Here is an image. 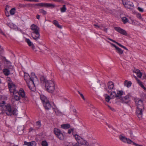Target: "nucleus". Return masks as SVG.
<instances>
[{"label": "nucleus", "instance_id": "1", "mask_svg": "<svg viewBox=\"0 0 146 146\" xmlns=\"http://www.w3.org/2000/svg\"><path fill=\"white\" fill-rule=\"evenodd\" d=\"M24 78L29 89L32 91H35L36 90L35 86L39 84V81L35 73L32 72L30 76L28 74L24 72Z\"/></svg>", "mask_w": 146, "mask_h": 146}, {"label": "nucleus", "instance_id": "2", "mask_svg": "<svg viewBox=\"0 0 146 146\" xmlns=\"http://www.w3.org/2000/svg\"><path fill=\"white\" fill-rule=\"evenodd\" d=\"M0 106L4 111L5 110L7 115L9 116L17 115V110L15 108H12L10 104H6L4 101L0 103Z\"/></svg>", "mask_w": 146, "mask_h": 146}, {"label": "nucleus", "instance_id": "3", "mask_svg": "<svg viewBox=\"0 0 146 146\" xmlns=\"http://www.w3.org/2000/svg\"><path fill=\"white\" fill-rule=\"evenodd\" d=\"M45 85V88L50 93H52L55 90V85L53 80H46L43 81Z\"/></svg>", "mask_w": 146, "mask_h": 146}, {"label": "nucleus", "instance_id": "4", "mask_svg": "<svg viewBox=\"0 0 146 146\" xmlns=\"http://www.w3.org/2000/svg\"><path fill=\"white\" fill-rule=\"evenodd\" d=\"M74 136L77 142V143L75 144V146H82V145L88 146L89 145L88 142L78 135L75 134L74 135Z\"/></svg>", "mask_w": 146, "mask_h": 146}, {"label": "nucleus", "instance_id": "5", "mask_svg": "<svg viewBox=\"0 0 146 146\" xmlns=\"http://www.w3.org/2000/svg\"><path fill=\"white\" fill-rule=\"evenodd\" d=\"M8 84L9 90L11 93H13L17 91L16 90V86L13 83L10 78H9Z\"/></svg>", "mask_w": 146, "mask_h": 146}, {"label": "nucleus", "instance_id": "6", "mask_svg": "<svg viewBox=\"0 0 146 146\" xmlns=\"http://www.w3.org/2000/svg\"><path fill=\"white\" fill-rule=\"evenodd\" d=\"M54 133L56 137L59 139L62 140L64 139V135L60 130L57 128H54Z\"/></svg>", "mask_w": 146, "mask_h": 146}, {"label": "nucleus", "instance_id": "7", "mask_svg": "<svg viewBox=\"0 0 146 146\" xmlns=\"http://www.w3.org/2000/svg\"><path fill=\"white\" fill-rule=\"evenodd\" d=\"M54 133L56 137L59 139L62 140L64 139V135L60 130L57 128H54Z\"/></svg>", "mask_w": 146, "mask_h": 146}, {"label": "nucleus", "instance_id": "8", "mask_svg": "<svg viewBox=\"0 0 146 146\" xmlns=\"http://www.w3.org/2000/svg\"><path fill=\"white\" fill-rule=\"evenodd\" d=\"M144 107L141 108L137 107L136 110V113L139 119H141L143 116V111L144 110Z\"/></svg>", "mask_w": 146, "mask_h": 146}, {"label": "nucleus", "instance_id": "9", "mask_svg": "<svg viewBox=\"0 0 146 146\" xmlns=\"http://www.w3.org/2000/svg\"><path fill=\"white\" fill-rule=\"evenodd\" d=\"M122 1L123 4L126 8L131 9L134 8L132 2L127 0H122Z\"/></svg>", "mask_w": 146, "mask_h": 146}, {"label": "nucleus", "instance_id": "10", "mask_svg": "<svg viewBox=\"0 0 146 146\" xmlns=\"http://www.w3.org/2000/svg\"><path fill=\"white\" fill-rule=\"evenodd\" d=\"M31 29L33 31V33L35 34L38 36H40L39 28L34 24H32L31 26Z\"/></svg>", "mask_w": 146, "mask_h": 146}, {"label": "nucleus", "instance_id": "11", "mask_svg": "<svg viewBox=\"0 0 146 146\" xmlns=\"http://www.w3.org/2000/svg\"><path fill=\"white\" fill-rule=\"evenodd\" d=\"M131 98V96L129 94H128L125 97H122L121 100L122 103L127 104L130 102Z\"/></svg>", "mask_w": 146, "mask_h": 146}, {"label": "nucleus", "instance_id": "12", "mask_svg": "<svg viewBox=\"0 0 146 146\" xmlns=\"http://www.w3.org/2000/svg\"><path fill=\"white\" fill-rule=\"evenodd\" d=\"M119 138L123 142L127 143L128 144H131L133 143V142L130 139L127 138L122 135H120Z\"/></svg>", "mask_w": 146, "mask_h": 146}, {"label": "nucleus", "instance_id": "13", "mask_svg": "<svg viewBox=\"0 0 146 146\" xmlns=\"http://www.w3.org/2000/svg\"><path fill=\"white\" fill-rule=\"evenodd\" d=\"M114 29L117 32L124 36H129L127 34L126 31L125 30L119 27H115L114 28Z\"/></svg>", "mask_w": 146, "mask_h": 146}, {"label": "nucleus", "instance_id": "14", "mask_svg": "<svg viewBox=\"0 0 146 146\" xmlns=\"http://www.w3.org/2000/svg\"><path fill=\"white\" fill-rule=\"evenodd\" d=\"M135 101L137 106V107L141 108V106L144 107L143 104V101L141 100L136 98L135 99Z\"/></svg>", "mask_w": 146, "mask_h": 146}, {"label": "nucleus", "instance_id": "15", "mask_svg": "<svg viewBox=\"0 0 146 146\" xmlns=\"http://www.w3.org/2000/svg\"><path fill=\"white\" fill-rule=\"evenodd\" d=\"M43 105L46 110H48L51 108H52V106L51 104L48 100L47 102L43 103Z\"/></svg>", "mask_w": 146, "mask_h": 146}, {"label": "nucleus", "instance_id": "16", "mask_svg": "<svg viewBox=\"0 0 146 146\" xmlns=\"http://www.w3.org/2000/svg\"><path fill=\"white\" fill-rule=\"evenodd\" d=\"M110 43L111 45V46H113L115 48V49L116 50V52H117L119 54H122L123 53V50H122L121 48H119L114 44L111 42H110Z\"/></svg>", "mask_w": 146, "mask_h": 146}, {"label": "nucleus", "instance_id": "17", "mask_svg": "<svg viewBox=\"0 0 146 146\" xmlns=\"http://www.w3.org/2000/svg\"><path fill=\"white\" fill-rule=\"evenodd\" d=\"M25 41L27 43L29 46L31 47V48L33 50H35V46L29 39L25 38Z\"/></svg>", "mask_w": 146, "mask_h": 146}, {"label": "nucleus", "instance_id": "18", "mask_svg": "<svg viewBox=\"0 0 146 146\" xmlns=\"http://www.w3.org/2000/svg\"><path fill=\"white\" fill-rule=\"evenodd\" d=\"M13 94L14 95V99L15 100L17 101L20 100L21 97L19 95L18 91H17Z\"/></svg>", "mask_w": 146, "mask_h": 146}, {"label": "nucleus", "instance_id": "19", "mask_svg": "<svg viewBox=\"0 0 146 146\" xmlns=\"http://www.w3.org/2000/svg\"><path fill=\"white\" fill-rule=\"evenodd\" d=\"M108 88L111 91L114 90V84L111 81L109 82L108 84Z\"/></svg>", "mask_w": 146, "mask_h": 146}, {"label": "nucleus", "instance_id": "20", "mask_svg": "<svg viewBox=\"0 0 146 146\" xmlns=\"http://www.w3.org/2000/svg\"><path fill=\"white\" fill-rule=\"evenodd\" d=\"M24 145L28 146H35L36 143L35 141H32L30 142H27L25 141L24 142Z\"/></svg>", "mask_w": 146, "mask_h": 146}, {"label": "nucleus", "instance_id": "21", "mask_svg": "<svg viewBox=\"0 0 146 146\" xmlns=\"http://www.w3.org/2000/svg\"><path fill=\"white\" fill-rule=\"evenodd\" d=\"M18 93L21 98H23L25 97V92L23 89L22 88H20L19 91H18Z\"/></svg>", "mask_w": 146, "mask_h": 146}, {"label": "nucleus", "instance_id": "22", "mask_svg": "<svg viewBox=\"0 0 146 146\" xmlns=\"http://www.w3.org/2000/svg\"><path fill=\"white\" fill-rule=\"evenodd\" d=\"M70 124L68 123L63 124L61 125V128L64 129H68L70 127Z\"/></svg>", "mask_w": 146, "mask_h": 146}, {"label": "nucleus", "instance_id": "23", "mask_svg": "<svg viewBox=\"0 0 146 146\" xmlns=\"http://www.w3.org/2000/svg\"><path fill=\"white\" fill-rule=\"evenodd\" d=\"M40 98L43 104V103L47 102L48 100L47 98L45 96L43 95H40Z\"/></svg>", "mask_w": 146, "mask_h": 146}, {"label": "nucleus", "instance_id": "24", "mask_svg": "<svg viewBox=\"0 0 146 146\" xmlns=\"http://www.w3.org/2000/svg\"><path fill=\"white\" fill-rule=\"evenodd\" d=\"M137 81L139 85L141 86V88H143L144 90L146 91V88L144 87L143 84H142V82L139 80L137 79Z\"/></svg>", "mask_w": 146, "mask_h": 146}, {"label": "nucleus", "instance_id": "25", "mask_svg": "<svg viewBox=\"0 0 146 146\" xmlns=\"http://www.w3.org/2000/svg\"><path fill=\"white\" fill-rule=\"evenodd\" d=\"M3 72L4 74L6 76L9 75L10 74V71L8 69L5 68L3 70Z\"/></svg>", "mask_w": 146, "mask_h": 146}, {"label": "nucleus", "instance_id": "26", "mask_svg": "<svg viewBox=\"0 0 146 146\" xmlns=\"http://www.w3.org/2000/svg\"><path fill=\"white\" fill-rule=\"evenodd\" d=\"M34 40L37 41L39 43L41 44L42 42V40L41 37H33Z\"/></svg>", "mask_w": 146, "mask_h": 146}, {"label": "nucleus", "instance_id": "27", "mask_svg": "<svg viewBox=\"0 0 146 146\" xmlns=\"http://www.w3.org/2000/svg\"><path fill=\"white\" fill-rule=\"evenodd\" d=\"M124 84L125 86L129 88L131 86L132 83L131 81H128L127 80H125L124 82Z\"/></svg>", "mask_w": 146, "mask_h": 146}, {"label": "nucleus", "instance_id": "28", "mask_svg": "<svg viewBox=\"0 0 146 146\" xmlns=\"http://www.w3.org/2000/svg\"><path fill=\"white\" fill-rule=\"evenodd\" d=\"M53 23L54 25L56 26L58 28L60 29H61L62 28V26L59 25L58 21H57L56 20H54L53 21Z\"/></svg>", "mask_w": 146, "mask_h": 146}, {"label": "nucleus", "instance_id": "29", "mask_svg": "<svg viewBox=\"0 0 146 146\" xmlns=\"http://www.w3.org/2000/svg\"><path fill=\"white\" fill-rule=\"evenodd\" d=\"M37 6H40L41 7H47V3H37L35 5Z\"/></svg>", "mask_w": 146, "mask_h": 146}, {"label": "nucleus", "instance_id": "30", "mask_svg": "<svg viewBox=\"0 0 146 146\" xmlns=\"http://www.w3.org/2000/svg\"><path fill=\"white\" fill-rule=\"evenodd\" d=\"M9 26L11 29H16L17 28V26L14 24L11 23L8 24Z\"/></svg>", "mask_w": 146, "mask_h": 146}, {"label": "nucleus", "instance_id": "31", "mask_svg": "<svg viewBox=\"0 0 146 146\" xmlns=\"http://www.w3.org/2000/svg\"><path fill=\"white\" fill-rule=\"evenodd\" d=\"M117 97L119 98L122 95H123V91L122 90H119L117 91L116 93Z\"/></svg>", "mask_w": 146, "mask_h": 146}, {"label": "nucleus", "instance_id": "32", "mask_svg": "<svg viewBox=\"0 0 146 146\" xmlns=\"http://www.w3.org/2000/svg\"><path fill=\"white\" fill-rule=\"evenodd\" d=\"M110 94L111 97L112 98L117 97L116 93L115 91L111 92Z\"/></svg>", "mask_w": 146, "mask_h": 146}, {"label": "nucleus", "instance_id": "33", "mask_svg": "<svg viewBox=\"0 0 146 146\" xmlns=\"http://www.w3.org/2000/svg\"><path fill=\"white\" fill-rule=\"evenodd\" d=\"M16 11V9L15 8H13L11 9L10 11V14L11 15H13L15 14Z\"/></svg>", "mask_w": 146, "mask_h": 146}, {"label": "nucleus", "instance_id": "34", "mask_svg": "<svg viewBox=\"0 0 146 146\" xmlns=\"http://www.w3.org/2000/svg\"><path fill=\"white\" fill-rule=\"evenodd\" d=\"M105 98L106 101L107 102H109L111 99L110 96L106 94L105 95Z\"/></svg>", "mask_w": 146, "mask_h": 146}, {"label": "nucleus", "instance_id": "35", "mask_svg": "<svg viewBox=\"0 0 146 146\" xmlns=\"http://www.w3.org/2000/svg\"><path fill=\"white\" fill-rule=\"evenodd\" d=\"M41 144L42 146H48V143L46 140L42 141Z\"/></svg>", "mask_w": 146, "mask_h": 146}, {"label": "nucleus", "instance_id": "36", "mask_svg": "<svg viewBox=\"0 0 146 146\" xmlns=\"http://www.w3.org/2000/svg\"><path fill=\"white\" fill-rule=\"evenodd\" d=\"M52 108L53 110V111L55 112L56 114L57 115H60V112L56 108Z\"/></svg>", "mask_w": 146, "mask_h": 146}, {"label": "nucleus", "instance_id": "37", "mask_svg": "<svg viewBox=\"0 0 146 146\" xmlns=\"http://www.w3.org/2000/svg\"><path fill=\"white\" fill-rule=\"evenodd\" d=\"M36 128L37 129H38L41 126V122L40 121H36Z\"/></svg>", "mask_w": 146, "mask_h": 146}, {"label": "nucleus", "instance_id": "38", "mask_svg": "<svg viewBox=\"0 0 146 146\" xmlns=\"http://www.w3.org/2000/svg\"><path fill=\"white\" fill-rule=\"evenodd\" d=\"M55 7V5L52 4L47 3L46 7L54 8Z\"/></svg>", "mask_w": 146, "mask_h": 146}, {"label": "nucleus", "instance_id": "39", "mask_svg": "<svg viewBox=\"0 0 146 146\" xmlns=\"http://www.w3.org/2000/svg\"><path fill=\"white\" fill-rule=\"evenodd\" d=\"M60 10L61 12H65L66 10V5H64L62 7L60 8Z\"/></svg>", "mask_w": 146, "mask_h": 146}, {"label": "nucleus", "instance_id": "40", "mask_svg": "<svg viewBox=\"0 0 146 146\" xmlns=\"http://www.w3.org/2000/svg\"><path fill=\"white\" fill-rule=\"evenodd\" d=\"M123 22L125 24L126 23L128 22V20L125 17H123L122 18Z\"/></svg>", "mask_w": 146, "mask_h": 146}, {"label": "nucleus", "instance_id": "41", "mask_svg": "<svg viewBox=\"0 0 146 146\" xmlns=\"http://www.w3.org/2000/svg\"><path fill=\"white\" fill-rule=\"evenodd\" d=\"M24 129V126H19V127L18 128V129L19 131H21V130L22 131H23V133L24 132V131H23Z\"/></svg>", "mask_w": 146, "mask_h": 146}, {"label": "nucleus", "instance_id": "42", "mask_svg": "<svg viewBox=\"0 0 146 146\" xmlns=\"http://www.w3.org/2000/svg\"><path fill=\"white\" fill-rule=\"evenodd\" d=\"M116 43L118 46H120V47L123 48L124 49H125V50H127V48L125 47V46H124L122 45H121V44L117 42H116Z\"/></svg>", "mask_w": 146, "mask_h": 146}, {"label": "nucleus", "instance_id": "43", "mask_svg": "<svg viewBox=\"0 0 146 146\" xmlns=\"http://www.w3.org/2000/svg\"><path fill=\"white\" fill-rule=\"evenodd\" d=\"M39 11L40 13H42L44 15H45L47 13L46 11L43 9H40Z\"/></svg>", "mask_w": 146, "mask_h": 146}, {"label": "nucleus", "instance_id": "44", "mask_svg": "<svg viewBox=\"0 0 146 146\" xmlns=\"http://www.w3.org/2000/svg\"><path fill=\"white\" fill-rule=\"evenodd\" d=\"M23 98L24 101L25 102H27L29 101V99L28 98L26 97L25 96V97Z\"/></svg>", "mask_w": 146, "mask_h": 146}, {"label": "nucleus", "instance_id": "45", "mask_svg": "<svg viewBox=\"0 0 146 146\" xmlns=\"http://www.w3.org/2000/svg\"><path fill=\"white\" fill-rule=\"evenodd\" d=\"M74 128L70 129L68 130V133L69 134H70L72 132L74 131Z\"/></svg>", "mask_w": 146, "mask_h": 146}, {"label": "nucleus", "instance_id": "46", "mask_svg": "<svg viewBox=\"0 0 146 146\" xmlns=\"http://www.w3.org/2000/svg\"><path fill=\"white\" fill-rule=\"evenodd\" d=\"M142 75V73L140 72L137 74V76L139 78H141Z\"/></svg>", "mask_w": 146, "mask_h": 146}, {"label": "nucleus", "instance_id": "47", "mask_svg": "<svg viewBox=\"0 0 146 146\" xmlns=\"http://www.w3.org/2000/svg\"><path fill=\"white\" fill-rule=\"evenodd\" d=\"M24 1H29L30 2H39L38 0H24Z\"/></svg>", "mask_w": 146, "mask_h": 146}, {"label": "nucleus", "instance_id": "48", "mask_svg": "<svg viewBox=\"0 0 146 146\" xmlns=\"http://www.w3.org/2000/svg\"><path fill=\"white\" fill-rule=\"evenodd\" d=\"M105 27L103 24H101L100 25V29L101 30H103V29Z\"/></svg>", "mask_w": 146, "mask_h": 146}, {"label": "nucleus", "instance_id": "49", "mask_svg": "<svg viewBox=\"0 0 146 146\" xmlns=\"http://www.w3.org/2000/svg\"><path fill=\"white\" fill-rule=\"evenodd\" d=\"M134 72L136 73L137 74L140 72V71L137 69L134 70L133 71Z\"/></svg>", "mask_w": 146, "mask_h": 146}, {"label": "nucleus", "instance_id": "50", "mask_svg": "<svg viewBox=\"0 0 146 146\" xmlns=\"http://www.w3.org/2000/svg\"><path fill=\"white\" fill-rule=\"evenodd\" d=\"M5 14L6 15L7 17H9L10 16L9 14V12L8 11H5Z\"/></svg>", "mask_w": 146, "mask_h": 146}, {"label": "nucleus", "instance_id": "51", "mask_svg": "<svg viewBox=\"0 0 146 146\" xmlns=\"http://www.w3.org/2000/svg\"><path fill=\"white\" fill-rule=\"evenodd\" d=\"M94 26L95 27L96 29L100 28V25H99L97 24H94Z\"/></svg>", "mask_w": 146, "mask_h": 146}, {"label": "nucleus", "instance_id": "52", "mask_svg": "<svg viewBox=\"0 0 146 146\" xmlns=\"http://www.w3.org/2000/svg\"><path fill=\"white\" fill-rule=\"evenodd\" d=\"M138 9L139 11L141 12H143V9L140 7H138Z\"/></svg>", "mask_w": 146, "mask_h": 146}, {"label": "nucleus", "instance_id": "53", "mask_svg": "<svg viewBox=\"0 0 146 146\" xmlns=\"http://www.w3.org/2000/svg\"><path fill=\"white\" fill-rule=\"evenodd\" d=\"M133 144L135 146H143V145H139L137 144L134 142H133Z\"/></svg>", "mask_w": 146, "mask_h": 146}, {"label": "nucleus", "instance_id": "54", "mask_svg": "<svg viewBox=\"0 0 146 146\" xmlns=\"http://www.w3.org/2000/svg\"><path fill=\"white\" fill-rule=\"evenodd\" d=\"M137 17L139 18V19H141V15L139 14H137Z\"/></svg>", "mask_w": 146, "mask_h": 146}, {"label": "nucleus", "instance_id": "55", "mask_svg": "<svg viewBox=\"0 0 146 146\" xmlns=\"http://www.w3.org/2000/svg\"><path fill=\"white\" fill-rule=\"evenodd\" d=\"M33 5L31 4H28L26 5V7H32Z\"/></svg>", "mask_w": 146, "mask_h": 146}, {"label": "nucleus", "instance_id": "56", "mask_svg": "<svg viewBox=\"0 0 146 146\" xmlns=\"http://www.w3.org/2000/svg\"><path fill=\"white\" fill-rule=\"evenodd\" d=\"M79 93L80 94V96H81V97L84 100H85V98L84 96L82 94H80V92H79Z\"/></svg>", "mask_w": 146, "mask_h": 146}, {"label": "nucleus", "instance_id": "57", "mask_svg": "<svg viewBox=\"0 0 146 146\" xmlns=\"http://www.w3.org/2000/svg\"><path fill=\"white\" fill-rule=\"evenodd\" d=\"M108 107L111 110H112L113 111L115 110H114V108H112V107H110L109 105H108Z\"/></svg>", "mask_w": 146, "mask_h": 146}, {"label": "nucleus", "instance_id": "58", "mask_svg": "<svg viewBox=\"0 0 146 146\" xmlns=\"http://www.w3.org/2000/svg\"><path fill=\"white\" fill-rule=\"evenodd\" d=\"M103 31L104 32L107 33L108 31V28H106V27H105L104 28Z\"/></svg>", "mask_w": 146, "mask_h": 146}, {"label": "nucleus", "instance_id": "59", "mask_svg": "<svg viewBox=\"0 0 146 146\" xmlns=\"http://www.w3.org/2000/svg\"><path fill=\"white\" fill-rule=\"evenodd\" d=\"M143 78L145 79H146V74L144 73L143 76Z\"/></svg>", "mask_w": 146, "mask_h": 146}, {"label": "nucleus", "instance_id": "60", "mask_svg": "<svg viewBox=\"0 0 146 146\" xmlns=\"http://www.w3.org/2000/svg\"><path fill=\"white\" fill-rule=\"evenodd\" d=\"M106 125L108 126V127L109 128H112V127L111 125H110V124H109L106 123Z\"/></svg>", "mask_w": 146, "mask_h": 146}, {"label": "nucleus", "instance_id": "61", "mask_svg": "<svg viewBox=\"0 0 146 146\" xmlns=\"http://www.w3.org/2000/svg\"><path fill=\"white\" fill-rule=\"evenodd\" d=\"M108 39L109 40H110V41H112V42H114V43H116V42L115 40H113V39H110V38H108Z\"/></svg>", "mask_w": 146, "mask_h": 146}, {"label": "nucleus", "instance_id": "62", "mask_svg": "<svg viewBox=\"0 0 146 146\" xmlns=\"http://www.w3.org/2000/svg\"><path fill=\"white\" fill-rule=\"evenodd\" d=\"M34 130V129L33 127L30 128L29 129V132H31L32 131Z\"/></svg>", "mask_w": 146, "mask_h": 146}, {"label": "nucleus", "instance_id": "63", "mask_svg": "<svg viewBox=\"0 0 146 146\" xmlns=\"http://www.w3.org/2000/svg\"><path fill=\"white\" fill-rule=\"evenodd\" d=\"M21 7H26V5H24L21 4Z\"/></svg>", "mask_w": 146, "mask_h": 146}, {"label": "nucleus", "instance_id": "64", "mask_svg": "<svg viewBox=\"0 0 146 146\" xmlns=\"http://www.w3.org/2000/svg\"><path fill=\"white\" fill-rule=\"evenodd\" d=\"M40 17V16L39 15H37V16H36V18L38 19H39Z\"/></svg>", "mask_w": 146, "mask_h": 146}]
</instances>
